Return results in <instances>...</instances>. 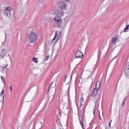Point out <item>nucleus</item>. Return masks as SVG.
Masks as SVG:
<instances>
[{"mask_svg": "<svg viewBox=\"0 0 129 129\" xmlns=\"http://www.w3.org/2000/svg\"><path fill=\"white\" fill-rule=\"evenodd\" d=\"M40 123L41 124V128H42V127H43V123L41 122Z\"/></svg>", "mask_w": 129, "mask_h": 129, "instance_id": "obj_32", "label": "nucleus"}, {"mask_svg": "<svg viewBox=\"0 0 129 129\" xmlns=\"http://www.w3.org/2000/svg\"><path fill=\"white\" fill-rule=\"evenodd\" d=\"M38 34L35 32H32L29 35V40L30 43H36L37 40H38Z\"/></svg>", "mask_w": 129, "mask_h": 129, "instance_id": "obj_2", "label": "nucleus"}, {"mask_svg": "<svg viewBox=\"0 0 129 129\" xmlns=\"http://www.w3.org/2000/svg\"><path fill=\"white\" fill-rule=\"evenodd\" d=\"M0 96H2V95H0Z\"/></svg>", "mask_w": 129, "mask_h": 129, "instance_id": "obj_41", "label": "nucleus"}, {"mask_svg": "<svg viewBox=\"0 0 129 129\" xmlns=\"http://www.w3.org/2000/svg\"><path fill=\"white\" fill-rule=\"evenodd\" d=\"M57 36H58V32L56 31L55 33L54 37L53 39H52V41H54L56 39V38H57Z\"/></svg>", "mask_w": 129, "mask_h": 129, "instance_id": "obj_13", "label": "nucleus"}, {"mask_svg": "<svg viewBox=\"0 0 129 129\" xmlns=\"http://www.w3.org/2000/svg\"><path fill=\"white\" fill-rule=\"evenodd\" d=\"M128 29H129V24L126 26L125 28L123 30V32H124V33H126V31H127Z\"/></svg>", "mask_w": 129, "mask_h": 129, "instance_id": "obj_15", "label": "nucleus"}, {"mask_svg": "<svg viewBox=\"0 0 129 129\" xmlns=\"http://www.w3.org/2000/svg\"><path fill=\"white\" fill-rule=\"evenodd\" d=\"M81 100L84 101V99H83V97L81 98Z\"/></svg>", "mask_w": 129, "mask_h": 129, "instance_id": "obj_35", "label": "nucleus"}, {"mask_svg": "<svg viewBox=\"0 0 129 129\" xmlns=\"http://www.w3.org/2000/svg\"><path fill=\"white\" fill-rule=\"evenodd\" d=\"M32 61H33V62H35V63H38V58L36 57H33L32 59Z\"/></svg>", "mask_w": 129, "mask_h": 129, "instance_id": "obj_14", "label": "nucleus"}, {"mask_svg": "<svg viewBox=\"0 0 129 129\" xmlns=\"http://www.w3.org/2000/svg\"><path fill=\"white\" fill-rule=\"evenodd\" d=\"M124 73L126 78H128L129 76V62L126 63L124 69Z\"/></svg>", "mask_w": 129, "mask_h": 129, "instance_id": "obj_10", "label": "nucleus"}, {"mask_svg": "<svg viewBox=\"0 0 129 129\" xmlns=\"http://www.w3.org/2000/svg\"><path fill=\"white\" fill-rule=\"evenodd\" d=\"M121 106H122V107H123L124 106V103H122Z\"/></svg>", "mask_w": 129, "mask_h": 129, "instance_id": "obj_28", "label": "nucleus"}, {"mask_svg": "<svg viewBox=\"0 0 129 129\" xmlns=\"http://www.w3.org/2000/svg\"><path fill=\"white\" fill-rule=\"evenodd\" d=\"M12 86H10V91H11V92H12Z\"/></svg>", "mask_w": 129, "mask_h": 129, "instance_id": "obj_31", "label": "nucleus"}, {"mask_svg": "<svg viewBox=\"0 0 129 129\" xmlns=\"http://www.w3.org/2000/svg\"><path fill=\"white\" fill-rule=\"evenodd\" d=\"M3 14L5 17H6V18H8L9 19H14V12H13L12 8L10 7H7L4 10Z\"/></svg>", "mask_w": 129, "mask_h": 129, "instance_id": "obj_1", "label": "nucleus"}, {"mask_svg": "<svg viewBox=\"0 0 129 129\" xmlns=\"http://www.w3.org/2000/svg\"><path fill=\"white\" fill-rule=\"evenodd\" d=\"M52 84H53V82H52L51 84L48 86V89L47 90L48 92L50 91V88H51V86H52Z\"/></svg>", "mask_w": 129, "mask_h": 129, "instance_id": "obj_18", "label": "nucleus"}, {"mask_svg": "<svg viewBox=\"0 0 129 129\" xmlns=\"http://www.w3.org/2000/svg\"><path fill=\"white\" fill-rule=\"evenodd\" d=\"M2 95H4L3 96V101H2V103L4 102V101H5V90L3 89L2 91V93H1V96Z\"/></svg>", "mask_w": 129, "mask_h": 129, "instance_id": "obj_12", "label": "nucleus"}, {"mask_svg": "<svg viewBox=\"0 0 129 129\" xmlns=\"http://www.w3.org/2000/svg\"><path fill=\"white\" fill-rule=\"evenodd\" d=\"M55 91L56 90H54V91L52 93V95H51V96H50L48 98L49 100H50V101H52V100H53V98H54V95H55Z\"/></svg>", "mask_w": 129, "mask_h": 129, "instance_id": "obj_11", "label": "nucleus"}, {"mask_svg": "<svg viewBox=\"0 0 129 129\" xmlns=\"http://www.w3.org/2000/svg\"><path fill=\"white\" fill-rule=\"evenodd\" d=\"M8 66H9V64H7L5 66V67H4V66H3V67H2V69H3V71H5V70H6V69H7Z\"/></svg>", "mask_w": 129, "mask_h": 129, "instance_id": "obj_17", "label": "nucleus"}, {"mask_svg": "<svg viewBox=\"0 0 129 129\" xmlns=\"http://www.w3.org/2000/svg\"><path fill=\"white\" fill-rule=\"evenodd\" d=\"M126 97H125V98H124V100H123V101H125V99H126Z\"/></svg>", "mask_w": 129, "mask_h": 129, "instance_id": "obj_39", "label": "nucleus"}, {"mask_svg": "<svg viewBox=\"0 0 129 129\" xmlns=\"http://www.w3.org/2000/svg\"><path fill=\"white\" fill-rule=\"evenodd\" d=\"M5 40L4 41V42H2L3 45L5 44V42H6V39H7V35L6 34V33H5Z\"/></svg>", "mask_w": 129, "mask_h": 129, "instance_id": "obj_23", "label": "nucleus"}, {"mask_svg": "<svg viewBox=\"0 0 129 129\" xmlns=\"http://www.w3.org/2000/svg\"><path fill=\"white\" fill-rule=\"evenodd\" d=\"M2 81L4 84V85H6V83H5V78L4 77H1Z\"/></svg>", "mask_w": 129, "mask_h": 129, "instance_id": "obj_19", "label": "nucleus"}, {"mask_svg": "<svg viewBox=\"0 0 129 129\" xmlns=\"http://www.w3.org/2000/svg\"><path fill=\"white\" fill-rule=\"evenodd\" d=\"M58 36L59 37V38H60V37L62 36V32H61V31H59V34H58Z\"/></svg>", "mask_w": 129, "mask_h": 129, "instance_id": "obj_21", "label": "nucleus"}, {"mask_svg": "<svg viewBox=\"0 0 129 129\" xmlns=\"http://www.w3.org/2000/svg\"><path fill=\"white\" fill-rule=\"evenodd\" d=\"M66 79H67V76H65L64 81H66Z\"/></svg>", "mask_w": 129, "mask_h": 129, "instance_id": "obj_27", "label": "nucleus"}, {"mask_svg": "<svg viewBox=\"0 0 129 129\" xmlns=\"http://www.w3.org/2000/svg\"><path fill=\"white\" fill-rule=\"evenodd\" d=\"M41 128H40V129H41Z\"/></svg>", "mask_w": 129, "mask_h": 129, "instance_id": "obj_42", "label": "nucleus"}, {"mask_svg": "<svg viewBox=\"0 0 129 129\" xmlns=\"http://www.w3.org/2000/svg\"><path fill=\"white\" fill-rule=\"evenodd\" d=\"M53 21H54V23H55L57 27L61 28V27H62V22H63V20H62V18H61V17L55 16L53 18Z\"/></svg>", "mask_w": 129, "mask_h": 129, "instance_id": "obj_3", "label": "nucleus"}, {"mask_svg": "<svg viewBox=\"0 0 129 129\" xmlns=\"http://www.w3.org/2000/svg\"><path fill=\"white\" fill-rule=\"evenodd\" d=\"M111 121H112V120H111L109 123V127H111Z\"/></svg>", "mask_w": 129, "mask_h": 129, "instance_id": "obj_25", "label": "nucleus"}, {"mask_svg": "<svg viewBox=\"0 0 129 129\" xmlns=\"http://www.w3.org/2000/svg\"><path fill=\"white\" fill-rule=\"evenodd\" d=\"M59 100L62 101V100H63V97H62V96H59Z\"/></svg>", "mask_w": 129, "mask_h": 129, "instance_id": "obj_22", "label": "nucleus"}, {"mask_svg": "<svg viewBox=\"0 0 129 129\" xmlns=\"http://www.w3.org/2000/svg\"><path fill=\"white\" fill-rule=\"evenodd\" d=\"M55 14L58 18H61L64 16V11L62 9H56L55 11Z\"/></svg>", "mask_w": 129, "mask_h": 129, "instance_id": "obj_6", "label": "nucleus"}, {"mask_svg": "<svg viewBox=\"0 0 129 129\" xmlns=\"http://www.w3.org/2000/svg\"><path fill=\"white\" fill-rule=\"evenodd\" d=\"M48 59H49V56L46 55L45 61H48Z\"/></svg>", "mask_w": 129, "mask_h": 129, "instance_id": "obj_24", "label": "nucleus"}, {"mask_svg": "<svg viewBox=\"0 0 129 129\" xmlns=\"http://www.w3.org/2000/svg\"><path fill=\"white\" fill-rule=\"evenodd\" d=\"M93 114H94V116H95V109H94Z\"/></svg>", "mask_w": 129, "mask_h": 129, "instance_id": "obj_26", "label": "nucleus"}, {"mask_svg": "<svg viewBox=\"0 0 129 129\" xmlns=\"http://www.w3.org/2000/svg\"><path fill=\"white\" fill-rule=\"evenodd\" d=\"M101 84V83H100V82H97L96 86H95V88L94 89L93 94H92V96H93V97H94V96H95L96 95V94H97L98 93V91H99V89H100Z\"/></svg>", "mask_w": 129, "mask_h": 129, "instance_id": "obj_4", "label": "nucleus"}, {"mask_svg": "<svg viewBox=\"0 0 129 129\" xmlns=\"http://www.w3.org/2000/svg\"><path fill=\"white\" fill-rule=\"evenodd\" d=\"M122 103H125V101H123V100Z\"/></svg>", "mask_w": 129, "mask_h": 129, "instance_id": "obj_37", "label": "nucleus"}, {"mask_svg": "<svg viewBox=\"0 0 129 129\" xmlns=\"http://www.w3.org/2000/svg\"><path fill=\"white\" fill-rule=\"evenodd\" d=\"M99 118H100V119L101 118V117L100 116V115H99Z\"/></svg>", "mask_w": 129, "mask_h": 129, "instance_id": "obj_40", "label": "nucleus"}, {"mask_svg": "<svg viewBox=\"0 0 129 129\" xmlns=\"http://www.w3.org/2000/svg\"><path fill=\"white\" fill-rule=\"evenodd\" d=\"M91 85H92V84H93V81L91 80Z\"/></svg>", "mask_w": 129, "mask_h": 129, "instance_id": "obj_29", "label": "nucleus"}, {"mask_svg": "<svg viewBox=\"0 0 129 129\" xmlns=\"http://www.w3.org/2000/svg\"><path fill=\"white\" fill-rule=\"evenodd\" d=\"M58 7L62 10H65V9H66L67 7V4L61 1L59 2Z\"/></svg>", "mask_w": 129, "mask_h": 129, "instance_id": "obj_9", "label": "nucleus"}, {"mask_svg": "<svg viewBox=\"0 0 129 129\" xmlns=\"http://www.w3.org/2000/svg\"><path fill=\"white\" fill-rule=\"evenodd\" d=\"M117 40V39L116 38V37H114L112 39V43H115V42H116V40Z\"/></svg>", "mask_w": 129, "mask_h": 129, "instance_id": "obj_16", "label": "nucleus"}, {"mask_svg": "<svg viewBox=\"0 0 129 129\" xmlns=\"http://www.w3.org/2000/svg\"><path fill=\"white\" fill-rule=\"evenodd\" d=\"M122 103H125V101H123V100Z\"/></svg>", "mask_w": 129, "mask_h": 129, "instance_id": "obj_38", "label": "nucleus"}, {"mask_svg": "<svg viewBox=\"0 0 129 129\" xmlns=\"http://www.w3.org/2000/svg\"><path fill=\"white\" fill-rule=\"evenodd\" d=\"M66 2H69L70 0H64Z\"/></svg>", "mask_w": 129, "mask_h": 129, "instance_id": "obj_36", "label": "nucleus"}, {"mask_svg": "<svg viewBox=\"0 0 129 129\" xmlns=\"http://www.w3.org/2000/svg\"><path fill=\"white\" fill-rule=\"evenodd\" d=\"M8 53V49H3L1 52H0V57L2 59H5L6 57H7V54Z\"/></svg>", "mask_w": 129, "mask_h": 129, "instance_id": "obj_8", "label": "nucleus"}, {"mask_svg": "<svg viewBox=\"0 0 129 129\" xmlns=\"http://www.w3.org/2000/svg\"><path fill=\"white\" fill-rule=\"evenodd\" d=\"M40 3H43L44 2V0H39Z\"/></svg>", "mask_w": 129, "mask_h": 129, "instance_id": "obj_30", "label": "nucleus"}, {"mask_svg": "<svg viewBox=\"0 0 129 129\" xmlns=\"http://www.w3.org/2000/svg\"><path fill=\"white\" fill-rule=\"evenodd\" d=\"M82 106V102H80V107Z\"/></svg>", "mask_w": 129, "mask_h": 129, "instance_id": "obj_33", "label": "nucleus"}, {"mask_svg": "<svg viewBox=\"0 0 129 129\" xmlns=\"http://www.w3.org/2000/svg\"><path fill=\"white\" fill-rule=\"evenodd\" d=\"M57 41H59V39H57L55 43H57Z\"/></svg>", "mask_w": 129, "mask_h": 129, "instance_id": "obj_34", "label": "nucleus"}, {"mask_svg": "<svg viewBox=\"0 0 129 129\" xmlns=\"http://www.w3.org/2000/svg\"><path fill=\"white\" fill-rule=\"evenodd\" d=\"M75 57L76 58H74V60L75 59H79V62H81L82 61V57H83V53L80 50H79V49H78V51L75 54Z\"/></svg>", "mask_w": 129, "mask_h": 129, "instance_id": "obj_5", "label": "nucleus"}, {"mask_svg": "<svg viewBox=\"0 0 129 129\" xmlns=\"http://www.w3.org/2000/svg\"><path fill=\"white\" fill-rule=\"evenodd\" d=\"M33 89H34L35 91H37L38 90V86L33 87Z\"/></svg>", "mask_w": 129, "mask_h": 129, "instance_id": "obj_20", "label": "nucleus"}, {"mask_svg": "<svg viewBox=\"0 0 129 129\" xmlns=\"http://www.w3.org/2000/svg\"><path fill=\"white\" fill-rule=\"evenodd\" d=\"M84 112H81V115H79V119L83 129H84V125L83 123V118L84 117Z\"/></svg>", "mask_w": 129, "mask_h": 129, "instance_id": "obj_7", "label": "nucleus"}]
</instances>
